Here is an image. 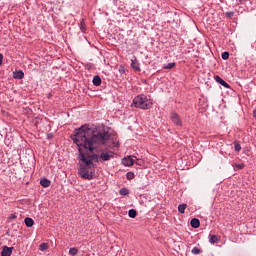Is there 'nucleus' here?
I'll return each mask as SVG.
<instances>
[{
    "mask_svg": "<svg viewBox=\"0 0 256 256\" xmlns=\"http://www.w3.org/2000/svg\"><path fill=\"white\" fill-rule=\"evenodd\" d=\"M72 141L78 147L79 163L78 173L82 179H95V163H99V154H95V149L100 145H107L108 141L113 139V134L109 133L107 128L102 127L92 129L89 124H84L75 129L71 135Z\"/></svg>",
    "mask_w": 256,
    "mask_h": 256,
    "instance_id": "1",
    "label": "nucleus"
},
{
    "mask_svg": "<svg viewBox=\"0 0 256 256\" xmlns=\"http://www.w3.org/2000/svg\"><path fill=\"white\" fill-rule=\"evenodd\" d=\"M132 106L136 109H143V111H145L153 107V100L147 98L145 94H139L133 99Z\"/></svg>",
    "mask_w": 256,
    "mask_h": 256,
    "instance_id": "2",
    "label": "nucleus"
},
{
    "mask_svg": "<svg viewBox=\"0 0 256 256\" xmlns=\"http://www.w3.org/2000/svg\"><path fill=\"white\" fill-rule=\"evenodd\" d=\"M113 157H115V152L113 151L101 152L100 155H98V161H101L102 163L105 161H111Z\"/></svg>",
    "mask_w": 256,
    "mask_h": 256,
    "instance_id": "3",
    "label": "nucleus"
},
{
    "mask_svg": "<svg viewBox=\"0 0 256 256\" xmlns=\"http://www.w3.org/2000/svg\"><path fill=\"white\" fill-rule=\"evenodd\" d=\"M138 161L137 160V157L135 156H128V157H124L122 159V164L125 166V167H131L133 165H135V162Z\"/></svg>",
    "mask_w": 256,
    "mask_h": 256,
    "instance_id": "4",
    "label": "nucleus"
},
{
    "mask_svg": "<svg viewBox=\"0 0 256 256\" xmlns=\"http://www.w3.org/2000/svg\"><path fill=\"white\" fill-rule=\"evenodd\" d=\"M171 121L174 123V125H177V127H183V121H181V117L176 112L171 113Z\"/></svg>",
    "mask_w": 256,
    "mask_h": 256,
    "instance_id": "5",
    "label": "nucleus"
},
{
    "mask_svg": "<svg viewBox=\"0 0 256 256\" xmlns=\"http://www.w3.org/2000/svg\"><path fill=\"white\" fill-rule=\"evenodd\" d=\"M13 255V247L3 246L1 256H11Z\"/></svg>",
    "mask_w": 256,
    "mask_h": 256,
    "instance_id": "6",
    "label": "nucleus"
},
{
    "mask_svg": "<svg viewBox=\"0 0 256 256\" xmlns=\"http://www.w3.org/2000/svg\"><path fill=\"white\" fill-rule=\"evenodd\" d=\"M131 68L136 72L141 71V64H139V61H137V58H134L131 60Z\"/></svg>",
    "mask_w": 256,
    "mask_h": 256,
    "instance_id": "7",
    "label": "nucleus"
},
{
    "mask_svg": "<svg viewBox=\"0 0 256 256\" xmlns=\"http://www.w3.org/2000/svg\"><path fill=\"white\" fill-rule=\"evenodd\" d=\"M215 81L216 83H219L220 85H222V87H225V89H229L231 87L229 83L223 80V78H221L219 75L215 76Z\"/></svg>",
    "mask_w": 256,
    "mask_h": 256,
    "instance_id": "8",
    "label": "nucleus"
},
{
    "mask_svg": "<svg viewBox=\"0 0 256 256\" xmlns=\"http://www.w3.org/2000/svg\"><path fill=\"white\" fill-rule=\"evenodd\" d=\"M192 229H199L201 227V221L198 218H192L190 221Z\"/></svg>",
    "mask_w": 256,
    "mask_h": 256,
    "instance_id": "9",
    "label": "nucleus"
},
{
    "mask_svg": "<svg viewBox=\"0 0 256 256\" xmlns=\"http://www.w3.org/2000/svg\"><path fill=\"white\" fill-rule=\"evenodd\" d=\"M23 77H25V73L23 72V70L13 72L14 79H23Z\"/></svg>",
    "mask_w": 256,
    "mask_h": 256,
    "instance_id": "10",
    "label": "nucleus"
},
{
    "mask_svg": "<svg viewBox=\"0 0 256 256\" xmlns=\"http://www.w3.org/2000/svg\"><path fill=\"white\" fill-rule=\"evenodd\" d=\"M92 83L95 87L101 86V76H99V75L94 76Z\"/></svg>",
    "mask_w": 256,
    "mask_h": 256,
    "instance_id": "11",
    "label": "nucleus"
},
{
    "mask_svg": "<svg viewBox=\"0 0 256 256\" xmlns=\"http://www.w3.org/2000/svg\"><path fill=\"white\" fill-rule=\"evenodd\" d=\"M40 185H41V187H44V188L50 187L51 180L44 178V179L40 180Z\"/></svg>",
    "mask_w": 256,
    "mask_h": 256,
    "instance_id": "12",
    "label": "nucleus"
},
{
    "mask_svg": "<svg viewBox=\"0 0 256 256\" xmlns=\"http://www.w3.org/2000/svg\"><path fill=\"white\" fill-rule=\"evenodd\" d=\"M24 223L26 227H33V225H35V221H33L32 218L29 217L24 219Z\"/></svg>",
    "mask_w": 256,
    "mask_h": 256,
    "instance_id": "13",
    "label": "nucleus"
},
{
    "mask_svg": "<svg viewBox=\"0 0 256 256\" xmlns=\"http://www.w3.org/2000/svg\"><path fill=\"white\" fill-rule=\"evenodd\" d=\"M128 217H130V219H135V217H137V210L135 209H130L128 211Z\"/></svg>",
    "mask_w": 256,
    "mask_h": 256,
    "instance_id": "14",
    "label": "nucleus"
},
{
    "mask_svg": "<svg viewBox=\"0 0 256 256\" xmlns=\"http://www.w3.org/2000/svg\"><path fill=\"white\" fill-rule=\"evenodd\" d=\"M209 242H210L212 245H215V243H218V242H219V236H217V235H212V236H210Z\"/></svg>",
    "mask_w": 256,
    "mask_h": 256,
    "instance_id": "15",
    "label": "nucleus"
},
{
    "mask_svg": "<svg viewBox=\"0 0 256 256\" xmlns=\"http://www.w3.org/2000/svg\"><path fill=\"white\" fill-rule=\"evenodd\" d=\"M185 209H187V204H180L178 206L179 213H185Z\"/></svg>",
    "mask_w": 256,
    "mask_h": 256,
    "instance_id": "16",
    "label": "nucleus"
},
{
    "mask_svg": "<svg viewBox=\"0 0 256 256\" xmlns=\"http://www.w3.org/2000/svg\"><path fill=\"white\" fill-rule=\"evenodd\" d=\"M126 179L128 181H131L132 179H135V173H133V172L126 173Z\"/></svg>",
    "mask_w": 256,
    "mask_h": 256,
    "instance_id": "17",
    "label": "nucleus"
},
{
    "mask_svg": "<svg viewBox=\"0 0 256 256\" xmlns=\"http://www.w3.org/2000/svg\"><path fill=\"white\" fill-rule=\"evenodd\" d=\"M39 249H40V251H47V249H49V244L42 243V244H40Z\"/></svg>",
    "mask_w": 256,
    "mask_h": 256,
    "instance_id": "18",
    "label": "nucleus"
},
{
    "mask_svg": "<svg viewBox=\"0 0 256 256\" xmlns=\"http://www.w3.org/2000/svg\"><path fill=\"white\" fill-rule=\"evenodd\" d=\"M201 249H199V247H194L192 250H191V253L192 255H199L201 254Z\"/></svg>",
    "mask_w": 256,
    "mask_h": 256,
    "instance_id": "19",
    "label": "nucleus"
},
{
    "mask_svg": "<svg viewBox=\"0 0 256 256\" xmlns=\"http://www.w3.org/2000/svg\"><path fill=\"white\" fill-rule=\"evenodd\" d=\"M77 253H79V249H77V248H70L69 249V255L75 256V255H77Z\"/></svg>",
    "mask_w": 256,
    "mask_h": 256,
    "instance_id": "20",
    "label": "nucleus"
},
{
    "mask_svg": "<svg viewBox=\"0 0 256 256\" xmlns=\"http://www.w3.org/2000/svg\"><path fill=\"white\" fill-rule=\"evenodd\" d=\"M119 193H120L121 195H123V196H127V195H129V189H127V188H121V189L119 190Z\"/></svg>",
    "mask_w": 256,
    "mask_h": 256,
    "instance_id": "21",
    "label": "nucleus"
},
{
    "mask_svg": "<svg viewBox=\"0 0 256 256\" xmlns=\"http://www.w3.org/2000/svg\"><path fill=\"white\" fill-rule=\"evenodd\" d=\"M173 67H175V62H170L164 65V69H173Z\"/></svg>",
    "mask_w": 256,
    "mask_h": 256,
    "instance_id": "22",
    "label": "nucleus"
},
{
    "mask_svg": "<svg viewBox=\"0 0 256 256\" xmlns=\"http://www.w3.org/2000/svg\"><path fill=\"white\" fill-rule=\"evenodd\" d=\"M221 58L224 61H227V59H229V52H227V51L223 52L222 55H221Z\"/></svg>",
    "mask_w": 256,
    "mask_h": 256,
    "instance_id": "23",
    "label": "nucleus"
},
{
    "mask_svg": "<svg viewBox=\"0 0 256 256\" xmlns=\"http://www.w3.org/2000/svg\"><path fill=\"white\" fill-rule=\"evenodd\" d=\"M80 29L82 32L87 31V28L85 27V21L83 20L80 22Z\"/></svg>",
    "mask_w": 256,
    "mask_h": 256,
    "instance_id": "24",
    "label": "nucleus"
},
{
    "mask_svg": "<svg viewBox=\"0 0 256 256\" xmlns=\"http://www.w3.org/2000/svg\"><path fill=\"white\" fill-rule=\"evenodd\" d=\"M234 150H235L237 153H239V151H241V144L236 143V144L234 145Z\"/></svg>",
    "mask_w": 256,
    "mask_h": 256,
    "instance_id": "25",
    "label": "nucleus"
},
{
    "mask_svg": "<svg viewBox=\"0 0 256 256\" xmlns=\"http://www.w3.org/2000/svg\"><path fill=\"white\" fill-rule=\"evenodd\" d=\"M235 167L236 169H245V164L244 163L236 164Z\"/></svg>",
    "mask_w": 256,
    "mask_h": 256,
    "instance_id": "26",
    "label": "nucleus"
},
{
    "mask_svg": "<svg viewBox=\"0 0 256 256\" xmlns=\"http://www.w3.org/2000/svg\"><path fill=\"white\" fill-rule=\"evenodd\" d=\"M233 15H235V12H226V17H233Z\"/></svg>",
    "mask_w": 256,
    "mask_h": 256,
    "instance_id": "27",
    "label": "nucleus"
},
{
    "mask_svg": "<svg viewBox=\"0 0 256 256\" xmlns=\"http://www.w3.org/2000/svg\"><path fill=\"white\" fill-rule=\"evenodd\" d=\"M8 219H17V214H10Z\"/></svg>",
    "mask_w": 256,
    "mask_h": 256,
    "instance_id": "28",
    "label": "nucleus"
},
{
    "mask_svg": "<svg viewBox=\"0 0 256 256\" xmlns=\"http://www.w3.org/2000/svg\"><path fill=\"white\" fill-rule=\"evenodd\" d=\"M119 73H125V66L119 67Z\"/></svg>",
    "mask_w": 256,
    "mask_h": 256,
    "instance_id": "29",
    "label": "nucleus"
},
{
    "mask_svg": "<svg viewBox=\"0 0 256 256\" xmlns=\"http://www.w3.org/2000/svg\"><path fill=\"white\" fill-rule=\"evenodd\" d=\"M3 65V54L0 53V66Z\"/></svg>",
    "mask_w": 256,
    "mask_h": 256,
    "instance_id": "30",
    "label": "nucleus"
}]
</instances>
